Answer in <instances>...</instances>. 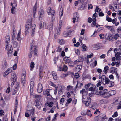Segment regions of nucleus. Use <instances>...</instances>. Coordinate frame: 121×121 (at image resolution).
<instances>
[{"label": "nucleus", "mask_w": 121, "mask_h": 121, "mask_svg": "<svg viewBox=\"0 0 121 121\" xmlns=\"http://www.w3.org/2000/svg\"><path fill=\"white\" fill-rule=\"evenodd\" d=\"M32 18L30 20H28L26 24L25 29V32L26 34H28L30 30L31 32V34L33 36L35 32V29L36 26L35 24L32 23Z\"/></svg>", "instance_id": "nucleus-1"}, {"label": "nucleus", "mask_w": 121, "mask_h": 121, "mask_svg": "<svg viewBox=\"0 0 121 121\" xmlns=\"http://www.w3.org/2000/svg\"><path fill=\"white\" fill-rule=\"evenodd\" d=\"M11 5L12 6V7L11 9V13L12 14H14V11L15 9H16L17 7L16 2H14L13 4L12 3H11Z\"/></svg>", "instance_id": "nucleus-2"}, {"label": "nucleus", "mask_w": 121, "mask_h": 121, "mask_svg": "<svg viewBox=\"0 0 121 121\" xmlns=\"http://www.w3.org/2000/svg\"><path fill=\"white\" fill-rule=\"evenodd\" d=\"M96 19L94 18L93 19V22L91 24L92 27H96V28H98L99 26H100V25H99L96 22Z\"/></svg>", "instance_id": "nucleus-3"}, {"label": "nucleus", "mask_w": 121, "mask_h": 121, "mask_svg": "<svg viewBox=\"0 0 121 121\" xmlns=\"http://www.w3.org/2000/svg\"><path fill=\"white\" fill-rule=\"evenodd\" d=\"M117 69L116 68H115L114 67L111 68L110 69V72L112 73H115L116 75V77H117V78L118 79L119 76H118V73L117 72L116 70Z\"/></svg>", "instance_id": "nucleus-4"}, {"label": "nucleus", "mask_w": 121, "mask_h": 121, "mask_svg": "<svg viewBox=\"0 0 121 121\" xmlns=\"http://www.w3.org/2000/svg\"><path fill=\"white\" fill-rule=\"evenodd\" d=\"M10 39L9 35L8 34H7V35L5 37V41L6 43H7L6 48H7L9 45V43L10 42Z\"/></svg>", "instance_id": "nucleus-5"}, {"label": "nucleus", "mask_w": 121, "mask_h": 121, "mask_svg": "<svg viewBox=\"0 0 121 121\" xmlns=\"http://www.w3.org/2000/svg\"><path fill=\"white\" fill-rule=\"evenodd\" d=\"M106 84L108 85L109 87H112L114 85V82L112 81H110L109 79H107L106 81Z\"/></svg>", "instance_id": "nucleus-6"}, {"label": "nucleus", "mask_w": 121, "mask_h": 121, "mask_svg": "<svg viewBox=\"0 0 121 121\" xmlns=\"http://www.w3.org/2000/svg\"><path fill=\"white\" fill-rule=\"evenodd\" d=\"M74 32V31L73 30H70L69 32L67 33L64 32L63 34L66 35V36H71L73 35Z\"/></svg>", "instance_id": "nucleus-7"}, {"label": "nucleus", "mask_w": 121, "mask_h": 121, "mask_svg": "<svg viewBox=\"0 0 121 121\" xmlns=\"http://www.w3.org/2000/svg\"><path fill=\"white\" fill-rule=\"evenodd\" d=\"M7 66V62L6 61L5 59L4 58V59L3 60L2 62V68L4 69L6 68Z\"/></svg>", "instance_id": "nucleus-8"}, {"label": "nucleus", "mask_w": 121, "mask_h": 121, "mask_svg": "<svg viewBox=\"0 0 121 121\" xmlns=\"http://www.w3.org/2000/svg\"><path fill=\"white\" fill-rule=\"evenodd\" d=\"M101 81L103 84H106V81L107 79H109L108 78L106 77L105 75H102L101 77Z\"/></svg>", "instance_id": "nucleus-9"}, {"label": "nucleus", "mask_w": 121, "mask_h": 121, "mask_svg": "<svg viewBox=\"0 0 121 121\" xmlns=\"http://www.w3.org/2000/svg\"><path fill=\"white\" fill-rule=\"evenodd\" d=\"M107 91H108L107 89H104L101 91H99V93L96 94V95H98L100 94L101 96L103 97V96H104V95H105Z\"/></svg>", "instance_id": "nucleus-10"}, {"label": "nucleus", "mask_w": 121, "mask_h": 121, "mask_svg": "<svg viewBox=\"0 0 121 121\" xmlns=\"http://www.w3.org/2000/svg\"><path fill=\"white\" fill-rule=\"evenodd\" d=\"M43 89L42 84H41L39 83L38 85L37 88L38 92L39 93H41L42 92Z\"/></svg>", "instance_id": "nucleus-11"}, {"label": "nucleus", "mask_w": 121, "mask_h": 121, "mask_svg": "<svg viewBox=\"0 0 121 121\" xmlns=\"http://www.w3.org/2000/svg\"><path fill=\"white\" fill-rule=\"evenodd\" d=\"M63 61H64V63H65L66 64H68L71 61V59L69 57L65 56L64 57Z\"/></svg>", "instance_id": "nucleus-12"}, {"label": "nucleus", "mask_w": 121, "mask_h": 121, "mask_svg": "<svg viewBox=\"0 0 121 121\" xmlns=\"http://www.w3.org/2000/svg\"><path fill=\"white\" fill-rule=\"evenodd\" d=\"M83 82L82 81L80 82V81H77V83L76 86V88L77 89V88H81L82 86H83Z\"/></svg>", "instance_id": "nucleus-13"}, {"label": "nucleus", "mask_w": 121, "mask_h": 121, "mask_svg": "<svg viewBox=\"0 0 121 121\" xmlns=\"http://www.w3.org/2000/svg\"><path fill=\"white\" fill-rule=\"evenodd\" d=\"M82 66L81 65H78L75 67V71L76 72H79L82 69Z\"/></svg>", "instance_id": "nucleus-14"}, {"label": "nucleus", "mask_w": 121, "mask_h": 121, "mask_svg": "<svg viewBox=\"0 0 121 121\" xmlns=\"http://www.w3.org/2000/svg\"><path fill=\"white\" fill-rule=\"evenodd\" d=\"M120 100H119V98L117 97H116L115 98V101L114 102V103L115 104H120V103L121 102V98H120Z\"/></svg>", "instance_id": "nucleus-15"}, {"label": "nucleus", "mask_w": 121, "mask_h": 121, "mask_svg": "<svg viewBox=\"0 0 121 121\" xmlns=\"http://www.w3.org/2000/svg\"><path fill=\"white\" fill-rule=\"evenodd\" d=\"M91 101V98L90 97H88L87 98V100L85 101L84 102L85 105L87 106H88L90 103Z\"/></svg>", "instance_id": "nucleus-16"}, {"label": "nucleus", "mask_w": 121, "mask_h": 121, "mask_svg": "<svg viewBox=\"0 0 121 121\" xmlns=\"http://www.w3.org/2000/svg\"><path fill=\"white\" fill-rule=\"evenodd\" d=\"M17 79V78H14L13 77L12 78H11V82L12 83L11 85V86H13L14 84L16 81Z\"/></svg>", "instance_id": "nucleus-17"}, {"label": "nucleus", "mask_w": 121, "mask_h": 121, "mask_svg": "<svg viewBox=\"0 0 121 121\" xmlns=\"http://www.w3.org/2000/svg\"><path fill=\"white\" fill-rule=\"evenodd\" d=\"M52 74L54 80H57L58 79V78L57 75V74L54 71H52L51 73V74Z\"/></svg>", "instance_id": "nucleus-18"}, {"label": "nucleus", "mask_w": 121, "mask_h": 121, "mask_svg": "<svg viewBox=\"0 0 121 121\" xmlns=\"http://www.w3.org/2000/svg\"><path fill=\"white\" fill-rule=\"evenodd\" d=\"M80 60L77 59L74 62L75 65L78 64L79 62H82L83 60V59L82 57H80Z\"/></svg>", "instance_id": "nucleus-19"}, {"label": "nucleus", "mask_w": 121, "mask_h": 121, "mask_svg": "<svg viewBox=\"0 0 121 121\" xmlns=\"http://www.w3.org/2000/svg\"><path fill=\"white\" fill-rule=\"evenodd\" d=\"M80 60L77 59L74 62L75 65L78 64L79 62H82L83 60V59L82 57H80Z\"/></svg>", "instance_id": "nucleus-20"}, {"label": "nucleus", "mask_w": 121, "mask_h": 121, "mask_svg": "<svg viewBox=\"0 0 121 121\" xmlns=\"http://www.w3.org/2000/svg\"><path fill=\"white\" fill-rule=\"evenodd\" d=\"M34 109H32L30 110L27 109V112L28 113L30 114V115H32V116L34 115Z\"/></svg>", "instance_id": "nucleus-21"}, {"label": "nucleus", "mask_w": 121, "mask_h": 121, "mask_svg": "<svg viewBox=\"0 0 121 121\" xmlns=\"http://www.w3.org/2000/svg\"><path fill=\"white\" fill-rule=\"evenodd\" d=\"M51 90L50 89H47L45 90L43 93L44 95H46L47 96H50V92Z\"/></svg>", "instance_id": "nucleus-22"}, {"label": "nucleus", "mask_w": 121, "mask_h": 121, "mask_svg": "<svg viewBox=\"0 0 121 121\" xmlns=\"http://www.w3.org/2000/svg\"><path fill=\"white\" fill-rule=\"evenodd\" d=\"M36 104L35 105V106H36L38 109H40L41 107V104L39 100L35 101Z\"/></svg>", "instance_id": "nucleus-23"}, {"label": "nucleus", "mask_w": 121, "mask_h": 121, "mask_svg": "<svg viewBox=\"0 0 121 121\" xmlns=\"http://www.w3.org/2000/svg\"><path fill=\"white\" fill-rule=\"evenodd\" d=\"M44 13V11L43 10H40L39 13V19H40V18H41L43 16Z\"/></svg>", "instance_id": "nucleus-24"}, {"label": "nucleus", "mask_w": 121, "mask_h": 121, "mask_svg": "<svg viewBox=\"0 0 121 121\" xmlns=\"http://www.w3.org/2000/svg\"><path fill=\"white\" fill-rule=\"evenodd\" d=\"M33 46L34 47L33 48L34 49L33 51L34 55L36 56H37L38 55L37 54V50L36 49L37 46L36 45Z\"/></svg>", "instance_id": "nucleus-25"}, {"label": "nucleus", "mask_w": 121, "mask_h": 121, "mask_svg": "<svg viewBox=\"0 0 121 121\" xmlns=\"http://www.w3.org/2000/svg\"><path fill=\"white\" fill-rule=\"evenodd\" d=\"M22 74L21 77V81H23V80H26V76L25 74V71L22 72Z\"/></svg>", "instance_id": "nucleus-26"}, {"label": "nucleus", "mask_w": 121, "mask_h": 121, "mask_svg": "<svg viewBox=\"0 0 121 121\" xmlns=\"http://www.w3.org/2000/svg\"><path fill=\"white\" fill-rule=\"evenodd\" d=\"M12 72V69L11 68H9L5 72L4 74H5V75H7Z\"/></svg>", "instance_id": "nucleus-27"}, {"label": "nucleus", "mask_w": 121, "mask_h": 121, "mask_svg": "<svg viewBox=\"0 0 121 121\" xmlns=\"http://www.w3.org/2000/svg\"><path fill=\"white\" fill-rule=\"evenodd\" d=\"M32 43H32V45L31 46V49L30 50V52L28 55V57L29 58H30L31 57H32V50L33 48L34 47L33 46V45L32 44Z\"/></svg>", "instance_id": "nucleus-28"}, {"label": "nucleus", "mask_w": 121, "mask_h": 121, "mask_svg": "<svg viewBox=\"0 0 121 121\" xmlns=\"http://www.w3.org/2000/svg\"><path fill=\"white\" fill-rule=\"evenodd\" d=\"M109 93L108 91H107V92H106V93L105 94V95H104V96H103V97L104 98H109L110 96L109 94Z\"/></svg>", "instance_id": "nucleus-29"}, {"label": "nucleus", "mask_w": 121, "mask_h": 121, "mask_svg": "<svg viewBox=\"0 0 121 121\" xmlns=\"http://www.w3.org/2000/svg\"><path fill=\"white\" fill-rule=\"evenodd\" d=\"M33 97L34 98H36L38 100H40L41 99V95H33Z\"/></svg>", "instance_id": "nucleus-30"}, {"label": "nucleus", "mask_w": 121, "mask_h": 121, "mask_svg": "<svg viewBox=\"0 0 121 121\" xmlns=\"http://www.w3.org/2000/svg\"><path fill=\"white\" fill-rule=\"evenodd\" d=\"M109 92L110 96L115 95L116 93V91L115 90L110 91H109Z\"/></svg>", "instance_id": "nucleus-31"}, {"label": "nucleus", "mask_w": 121, "mask_h": 121, "mask_svg": "<svg viewBox=\"0 0 121 121\" xmlns=\"http://www.w3.org/2000/svg\"><path fill=\"white\" fill-rule=\"evenodd\" d=\"M79 17L78 16H76L75 17H74L73 18V23H74L75 22V20L76 22H78Z\"/></svg>", "instance_id": "nucleus-32"}, {"label": "nucleus", "mask_w": 121, "mask_h": 121, "mask_svg": "<svg viewBox=\"0 0 121 121\" xmlns=\"http://www.w3.org/2000/svg\"><path fill=\"white\" fill-rule=\"evenodd\" d=\"M121 54V53L119 52H117L115 55V56L116 58V60H118L119 57Z\"/></svg>", "instance_id": "nucleus-33"}, {"label": "nucleus", "mask_w": 121, "mask_h": 121, "mask_svg": "<svg viewBox=\"0 0 121 121\" xmlns=\"http://www.w3.org/2000/svg\"><path fill=\"white\" fill-rule=\"evenodd\" d=\"M36 2L34 6L33 7V15H34L36 13Z\"/></svg>", "instance_id": "nucleus-34"}, {"label": "nucleus", "mask_w": 121, "mask_h": 121, "mask_svg": "<svg viewBox=\"0 0 121 121\" xmlns=\"http://www.w3.org/2000/svg\"><path fill=\"white\" fill-rule=\"evenodd\" d=\"M34 65L35 64L34 62H32L30 64V70L31 71H32V70L33 69L34 67Z\"/></svg>", "instance_id": "nucleus-35"}, {"label": "nucleus", "mask_w": 121, "mask_h": 121, "mask_svg": "<svg viewBox=\"0 0 121 121\" xmlns=\"http://www.w3.org/2000/svg\"><path fill=\"white\" fill-rule=\"evenodd\" d=\"M53 22H51L49 25V30H51L53 29Z\"/></svg>", "instance_id": "nucleus-36"}, {"label": "nucleus", "mask_w": 121, "mask_h": 121, "mask_svg": "<svg viewBox=\"0 0 121 121\" xmlns=\"http://www.w3.org/2000/svg\"><path fill=\"white\" fill-rule=\"evenodd\" d=\"M30 88L31 90L32 89L34 86V82L33 81H31L30 82Z\"/></svg>", "instance_id": "nucleus-37"}, {"label": "nucleus", "mask_w": 121, "mask_h": 121, "mask_svg": "<svg viewBox=\"0 0 121 121\" xmlns=\"http://www.w3.org/2000/svg\"><path fill=\"white\" fill-rule=\"evenodd\" d=\"M21 35V32H19L17 37L16 39H17L18 41H20L21 40V39L20 38V37Z\"/></svg>", "instance_id": "nucleus-38"}, {"label": "nucleus", "mask_w": 121, "mask_h": 121, "mask_svg": "<svg viewBox=\"0 0 121 121\" xmlns=\"http://www.w3.org/2000/svg\"><path fill=\"white\" fill-rule=\"evenodd\" d=\"M13 47L14 48H16L17 47L18 45V43L15 41H13Z\"/></svg>", "instance_id": "nucleus-39"}, {"label": "nucleus", "mask_w": 121, "mask_h": 121, "mask_svg": "<svg viewBox=\"0 0 121 121\" xmlns=\"http://www.w3.org/2000/svg\"><path fill=\"white\" fill-rule=\"evenodd\" d=\"M68 65L69 66L71 67H73L75 65L74 62L71 61L68 63Z\"/></svg>", "instance_id": "nucleus-40"}, {"label": "nucleus", "mask_w": 121, "mask_h": 121, "mask_svg": "<svg viewBox=\"0 0 121 121\" xmlns=\"http://www.w3.org/2000/svg\"><path fill=\"white\" fill-rule=\"evenodd\" d=\"M68 69V67L67 66L64 64L63 66V71L65 72Z\"/></svg>", "instance_id": "nucleus-41"}, {"label": "nucleus", "mask_w": 121, "mask_h": 121, "mask_svg": "<svg viewBox=\"0 0 121 121\" xmlns=\"http://www.w3.org/2000/svg\"><path fill=\"white\" fill-rule=\"evenodd\" d=\"M8 47H9V46L8 47V48H5L6 49L8 48V52H7V53L8 54H9V53H12V47L11 46L10 49L8 48Z\"/></svg>", "instance_id": "nucleus-42"}, {"label": "nucleus", "mask_w": 121, "mask_h": 121, "mask_svg": "<svg viewBox=\"0 0 121 121\" xmlns=\"http://www.w3.org/2000/svg\"><path fill=\"white\" fill-rule=\"evenodd\" d=\"M109 69V67L108 66H107L104 67V73L105 74L107 73V71Z\"/></svg>", "instance_id": "nucleus-43"}, {"label": "nucleus", "mask_w": 121, "mask_h": 121, "mask_svg": "<svg viewBox=\"0 0 121 121\" xmlns=\"http://www.w3.org/2000/svg\"><path fill=\"white\" fill-rule=\"evenodd\" d=\"M20 82H18L15 86V88L16 89H18L20 87Z\"/></svg>", "instance_id": "nucleus-44"}, {"label": "nucleus", "mask_w": 121, "mask_h": 121, "mask_svg": "<svg viewBox=\"0 0 121 121\" xmlns=\"http://www.w3.org/2000/svg\"><path fill=\"white\" fill-rule=\"evenodd\" d=\"M106 20L109 22H111L112 21V19L108 17V16L107 15L106 16Z\"/></svg>", "instance_id": "nucleus-45"}, {"label": "nucleus", "mask_w": 121, "mask_h": 121, "mask_svg": "<svg viewBox=\"0 0 121 121\" xmlns=\"http://www.w3.org/2000/svg\"><path fill=\"white\" fill-rule=\"evenodd\" d=\"M82 98L83 99H85L86 97V95H87V92H86L84 93H82Z\"/></svg>", "instance_id": "nucleus-46"}, {"label": "nucleus", "mask_w": 121, "mask_h": 121, "mask_svg": "<svg viewBox=\"0 0 121 121\" xmlns=\"http://www.w3.org/2000/svg\"><path fill=\"white\" fill-rule=\"evenodd\" d=\"M101 10V9H99L98 6H96V9L95 11V12H100Z\"/></svg>", "instance_id": "nucleus-47"}, {"label": "nucleus", "mask_w": 121, "mask_h": 121, "mask_svg": "<svg viewBox=\"0 0 121 121\" xmlns=\"http://www.w3.org/2000/svg\"><path fill=\"white\" fill-rule=\"evenodd\" d=\"M82 117H78L76 119V121H82Z\"/></svg>", "instance_id": "nucleus-48"}, {"label": "nucleus", "mask_w": 121, "mask_h": 121, "mask_svg": "<svg viewBox=\"0 0 121 121\" xmlns=\"http://www.w3.org/2000/svg\"><path fill=\"white\" fill-rule=\"evenodd\" d=\"M59 44L60 45H62L64 44V40L62 39H59Z\"/></svg>", "instance_id": "nucleus-49"}, {"label": "nucleus", "mask_w": 121, "mask_h": 121, "mask_svg": "<svg viewBox=\"0 0 121 121\" xmlns=\"http://www.w3.org/2000/svg\"><path fill=\"white\" fill-rule=\"evenodd\" d=\"M43 66L42 65H40L39 66V72L40 73H42L43 72Z\"/></svg>", "instance_id": "nucleus-50"}, {"label": "nucleus", "mask_w": 121, "mask_h": 121, "mask_svg": "<svg viewBox=\"0 0 121 121\" xmlns=\"http://www.w3.org/2000/svg\"><path fill=\"white\" fill-rule=\"evenodd\" d=\"M119 37V35L118 33H117L114 36V38L116 40H117Z\"/></svg>", "instance_id": "nucleus-51"}, {"label": "nucleus", "mask_w": 121, "mask_h": 121, "mask_svg": "<svg viewBox=\"0 0 121 121\" xmlns=\"http://www.w3.org/2000/svg\"><path fill=\"white\" fill-rule=\"evenodd\" d=\"M51 10L52 9L50 7H49L48 8V9H47V11L48 13V14H50Z\"/></svg>", "instance_id": "nucleus-52"}, {"label": "nucleus", "mask_w": 121, "mask_h": 121, "mask_svg": "<svg viewBox=\"0 0 121 121\" xmlns=\"http://www.w3.org/2000/svg\"><path fill=\"white\" fill-rule=\"evenodd\" d=\"M17 78V77L15 73H12L11 74V78Z\"/></svg>", "instance_id": "nucleus-53"}, {"label": "nucleus", "mask_w": 121, "mask_h": 121, "mask_svg": "<svg viewBox=\"0 0 121 121\" xmlns=\"http://www.w3.org/2000/svg\"><path fill=\"white\" fill-rule=\"evenodd\" d=\"M58 57H55L54 59V61L55 65L56 64V61L58 60Z\"/></svg>", "instance_id": "nucleus-54"}, {"label": "nucleus", "mask_w": 121, "mask_h": 121, "mask_svg": "<svg viewBox=\"0 0 121 121\" xmlns=\"http://www.w3.org/2000/svg\"><path fill=\"white\" fill-rule=\"evenodd\" d=\"M118 113L117 111L115 112L114 113L113 115L112 116L113 117H117L118 116Z\"/></svg>", "instance_id": "nucleus-55"}, {"label": "nucleus", "mask_w": 121, "mask_h": 121, "mask_svg": "<svg viewBox=\"0 0 121 121\" xmlns=\"http://www.w3.org/2000/svg\"><path fill=\"white\" fill-rule=\"evenodd\" d=\"M95 104V106H94V104H92V108L93 109H95L96 108L97 104L95 103H94Z\"/></svg>", "instance_id": "nucleus-56"}, {"label": "nucleus", "mask_w": 121, "mask_h": 121, "mask_svg": "<svg viewBox=\"0 0 121 121\" xmlns=\"http://www.w3.org/2000/svg\"><path fill=\"white\" fill-rule=\"evenodd\" d=\"M75 52L78 55H79L80 54V50L78 49L75 50Z\"/></svg>", "instance_id": "nucleus-57"}, {"label": "nucleus", "mask_w": 121, "mask_h": 121, "mask_svg": "<svg viewBox=\"0 0 121 121\" xmlns=\"http://www.w3.org/2000/svg\"><path fill=\"white\" fill-rule=\"evenodd\" d=\"M99 102L101 104H105L106 103V101L105 99H103L100 100Z\"/></svg>", "instance_id": "nucleus-58"}, {"label": "nucleus", "mask_w": 121, "mask_h": 121, "mask_svg": "<svg viewBox=\"0 0 121 121\" xmlns=\"http://www.w3.org/2000/svg\"><path fill=\"white\" fill-rule=\"evenodd\" d=\"M101 83L100 80H99L98 83L97 84V86L98 87H99L101 84Z\"/></svg>", "instance_id": "nucleus-59"}, {"label": "nucleus", "mask_w": 121, "mask_h": 121, "mask_svg": "<svg viewBox=\"0 0 121 121\" xmlns=\"http://www.w3.org/2000/svg\"><path fill=\"white\" fill-rule=\"evenodd\" d=\"M94 48H95V49L97 50L99 48V46L97 44H95L94 45Z\"/></svg>", "instance_id": "nucleus-60"}, {"label": "nucleus", "mask_w": 121, "mask_h": 121, "mask_svg": "<svg viewBox=\"0 0 121 121\" xmlns=\"http://www.w3.org/2000/svg\"><path fill=\"white\" fill-rule=\"evenodd\" d=\"M10 92V87H8L7 88L6 90V92L7 93H9Z\"/></svg>", "instance_id": "nucleus-61"}, {"label": "nucleus", "mask_w": 121, "mask_h": 121, "mask_svg": "<svg viewBox=\"0 0 121 121\" xmlns=\"http://www.w3.org/2000/svg\"><path fill=\"white\" fill-rule=\"evenodd\" d=\"M4 112L2 110H1L0 111V114L1 116H3L4 115Z\"/></svg>", "instance_id": "nucleus-62"}, {"label": "nucleus", "mask_w": 121, "mask_h": 121, "mask_svg": "<svg viewBox=\"0 0 121 121\" xmlns=\"http://www.w3.org/2000/svg\"><path fill=\"white\" fill-rule=\"evenodd\" d=\"M65 101V99L64 98H62L61 99L60 102V104H62V105L63 104V103Z\"/></svg>", "instance_id": "nucleus-63"}, {"label": "nucleus", "mask_w": 121, "mask_h": 121, "mask_svg": "<svg viewBox=\"0 0 121 121\" xmlns=\"http://www.w3.org/2000/svg\"><path fill=\"white\" fill-rule=\"evenodd\" d=\"M3 121H8V119L6 116H4L3 118Z\"/></svg>", "instance_id": "nucleus-64"}]
</instances>
